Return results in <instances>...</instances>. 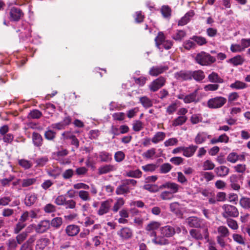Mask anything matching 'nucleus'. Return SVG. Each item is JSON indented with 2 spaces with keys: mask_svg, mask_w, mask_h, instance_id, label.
Instances as JSON below:
<instances>
[{
  "mask_svg": "<svg viewBox=\"0 0 250 250\" xmlns=\"http://www.w3.org/2000/svg\"><path fill=\"white\" fill-rule=\"evenodd\" d=\"M197 90H195L193 92L190 93L184 98V103L186 104H189L192 102H197Z\"/></svg>",
  "mask_w": 250,
  "mask_h": 250,
  "instance_id": "nucleus-28",
  "label": "nucleus"
},
{
  "mask_svg": "<svg viewBox=\"0 0 250 250\" xmlns=\"http://www.w3.org/2000/svg\"><path fill=\"white\" fill-rule=\"evenodd\" d=\"M116 170V167L112 165H104L101 166L98 169V173L99 175L105 174Z\"/></svg>",
  "mask_w": 250,
  "mask_h": 250,
  "instance_id": "nucleus-14",
  "label": "nucleus"
},
{
  "mask_svg": "<svg viewBox=\"0 0 250 250\" xmlns=\"http://www.w3.org/2000/svg\"><path fill=\"white\" fill-rule=\"evenodd\" d=\"M139 100L143 106L146 108L151 107L153 105L152 100L146 96L140 97Z\"/></svg>",
  "mask_w": 250,
  "mask_h": 250,
  "instance_id": "nucleus-34",
  "label": "nucleus"
},
{
  "mask_svg": "<svg viewBox=\"0 0 250 250\" xmlns=\"http://www.w3.org/2000/svg\"><path fill=\"white\" fill-rule=\"evenodd\" d=\"M232 237L234 242L239 245H245V239L241 235L238 233H233L232 235Z\"/></svg>",
  "mask_w": 250,
  "mask_h": 250,
  "instance_id": "nucleus-42",
  "label": "nucleus"
},
{
  "mask_svg": "<svg viewBox=\"0 0 250 250\" xmlns=\"http://www.w3.org/2000/svg\"><path fill=\"white\" fill-rule=\"evenodd\" d=\"M227 101V99L224 97L217 96L208 100L207 105L210 108H219L224 105Z\"/></svg>",
  "mask_w": 250,
  "mask_h": 250,
  "instance_id": "nucleus-5",
  "label": "nucleus"
},
{
  "mask_svg": "<svg viewBox=\"0 0 250 250\" xmlns=\"http://www.w3.org/2000/svg\"><path fill=\"white\" fill-rule=\"evenodd\" d=\"M161 226V223L157 221H151L149 223L145 228L146 230L150 236H156V230L158 229Z\"/></svg>",
  "mask_w": 250,
  "mask_h": 250,
  "instance_id": "nucleus-10",
  "label": "nucleus"
},
{
  "mask_svg": "<svg viewBox=\"0 0 250 250\" xmlns=\"http://www.w3.org/2000/svg\"><path fill=\"white\" fill-rule=\"evenodd\" d=\"M48 161V157L44 156L37 159L35 162L37 164V166L42 167L44 166Z\"/></svg>",
  "mask_w": 250,
  "mask_h": 250,
  "instance_id": "nucleus-62",
  "label": "nucleus"
},
{
  "mask_svg": "<svg viewBox=\"0 0 250 250\" xmlns=\"http://www.w3.org/2000/svg\"><path fill=\"white\" fill-rule=\"evenodd\" d=\"M62 222V219L61 217H56L53 218L50 223L52 227L58 228L61 226Z\"/></svg>",
  "mask_w": 250,
  "mask_h": 250,
  "instance_id": "nucleus-61",
  "label": "nucleus"
},
{
  "mask_svg": "<svg viewBox=\"0 0 250 250\" xmlns=\"http://www.w3.org/2000/svg\"><path fill=\"white\" fill-rule=\"evenodd\" d=\"M37 199V197L35 194H28L25 198V204L27 206H31L36 202Z\"/></svg>",
  "mask_w": 250,
  "mask_h": 250,
  "instance_id": "nucleus-29",
  "label": "nucleus"
},
{
  "mask_svg": "<svg viewBox=\"0 0 250 250\" xmlns=\"http://www.w3.org/2000/svg\"><path fill=\"white\" fill-rule=\"evenodd\" d=\"M23 16L21 10L17 7H12L10 11V19L11 21H18Z\"/></svg>",
  "mask_w": 250,
  "mask_h": 250,
  "instance_id": "nucleus-11",
  "label": "nucleus"
},
{
  "mask_svg": "<svg viewBox=\"0 0 250 250\" xmlns=\"http://www.w3.org/2000/svg\"><path fill=\"white\" fill-rule=\"evenodd\" d=\"M49 243V240L46 238H42L37 240L36 250H43Z\"/></svg>",
  "mask_w": 250,
  "mask_h": 250,
  "instance_id": "nucleus-24",
  "label": "nucleus"
},
{
  "mask_svg": "<svg viewBox=\"0 0 250 250\" xmlns=\"http://www.w3.org/2000/svg\"><path fill=\"white\" fill-rule=\"evenodd\" d=\"M169 208L171 212L173 213L178 217H182L183 212L180 208L179 203L177 202H173L170 204Z\"/></svg>",
  "mask_w": 250,
  "mask_h": 250,
  "instance_id": "nucleus-17",
  "label": "nucleus"
},
{
  "mask_svg": "<svg viewBox=\"0 0 250 250\" xmlns=\"http://www.w3.org/2000/svg\"><path fill=\"white\" fill-rule=\"evenodd\" d=\"M112 202L113 200L111 199L102 202L97 210V214L99 216H103L108 213L110 210Z\"/></svg>",
  "mask_w": 250,
  "mask_h": 250,
  "instance_id": "nucleus-7",
  "label": "nucleus"
},
{
  "mask_svg": "<svg viewBox=\"0 0 250 250\" xmlns=\"http://www.w3.org/2000/svg\"><path fill=\"white\" fill-rule=\"evenodd\" d=\"M218 236L227 237L229 235V229L224 226H221L217 228Z\"/></svg>",
  "mask_w": 250,
  "mask_h": 250,
  "instance_id": "nucleus-38",
  "label": "nucleus"
},
{
  "mask_svg": "<svg viewBox=\"0 0 250 250\" xmlns=\"http://www.w3.org/2000/svg\"><path fill=\"white\" fill-rule=\"evenodd\" d=\"M198 146L190 145L188 147L184 146L183 155L186 157H192L195 153Z\"/></svg>",
  "mask_w": 250,
  "mask_h": 250,
  "instance_id": "nucleus-19",
  "label": "nucleus"
},
{
  "mask_svg": "<svg viewBox=\"0 0 250 250\" xmlns=\"http://www.w3.org/2000/svg\"><path fill=\"white\" fill-rule=\"evenodd\" d=\"M56 133L55 131L49 129L44 132L45 138L49 141H53L56 137Z\"/></svg>",
  "mask_w": 250,
  "mask_h": 250,
  "instance_id": "nucleus-49",
  "label": "nucleus"
},
{
  "mask_svg": "<svg viewBox=\"0 0 250 250\" xmlns=\"http://www.w3.org/2000/svg\"><path fill=\"white\" fill-rule=\"evenodd\" d=\"M238 154L235 152H231L227 156V160L231 163H235L238 161Z\"/></svg>",
  "mask_w": 250,
  "mask_h": 250,
  "instance_id": "nucleus-63",
  "label": "nucleus"
},
{
  "mask_svg": "<svg viewBox=\"0 0 250 250\" xmlns=\"http://www.w3.org/2000/svg\"><path fill=\"white\" fill-rule=\"evenodd\" d=\"M191 39L196 42L199 45H203L207 42L206 39L204 37L201 36H194L191 38Z\"/></svg>",
  "mask_w": 250,
  "mask_h": 250,
  "instance_id": "nucleus-52",
  "label": "nucleus"
},
{
  "mask_svg": "<svg viewBox=\"0 0 250 250\" xmlns=\"http://www.w3.org/2000/svg\"><path fill=\"white\" fill-rule=\"evenodd\" d=\"M166 83V79L163 77H160L154 80L149 85V88L152 92L157 91L163 86Z\"/></svg>",
  "mask_w": 250,
  "mask_h": 250,
  "instance_id": "nucleus-8",
  "label": "nucleus"
},
{
  "mask_svg": "<svg viewBox=\"0 0 250 250\" xmlns=\"http://www.w3.org/2000/svg\"><path fill=\"white\" fill-rule=\"evenodd\" d=\"M55 106L51 103L46 104L44 105L45 112H47L49 115H50L51 116L55 111Z\"/></svg>",
  "mask_w": 250,
  "mask_h": 250,
  "instance_id": "nucleus-59",
  "label": "nucleus"
},
{
  "mask_svg": "<svg viewBox=\"0 0 250 250\" xmlns=\"http://www.w3.org/2000/svg\"><path fill=\"white\" fill-rule=\"evenodd\" d=\"M160 232L163 237H170L175 233V229L170 226H166L160 229Z\"/></svg>",
  "mask_w": 250,
  "mask_h": 250,
  "instance_id": "nucleus-13",
  "label": "nucleus"
},
{
  "mask_svg": "<svg viewBox=\"0 0 250 250\" xmlns=\"http://www.w3.org/2000/svg\"><path fill=\"white\" fill-rule=\"evenodd\" d=\"M226 219V223L229 228L233 230H237L238 229L239 226L236 221L231 218Z\"/></svg>",
  "mask_w": 250,
  "mask_h": 250,
  "instance_id": "nucleus-48",
  "label": "nucleus"
},
{
  "mask_svg": "<svg viewBox=\"0 0 250 250\" xmlns=\"http://www.w3.org/2000/svg\"><path fill=\"white\" fill-rule=\"evenodd\" d=\"M117 234L123 240H128L132 237L133 232L130 229L125 227L121 229Z\"/></svg>",
  "mask_w": 250,
  "mask_h": 250,
  "instance_id": "nucleus-12",
  "label": "nucleus"
},
{
  "mask_svg": "<svg viewBox=\"0 0 250 250\" xmlns=\"http://www.w3.org/2000/svg\"><path fill=\"white\" fill-rule=\"evenodd\" d=\"M161 13L163 17L165 18H169L171 16V10L167 5H164L162 7Z\"/></svg>",
  "mask_w": 250,
  "mask_h": 250,
  "instance_id": "nucleus-47",
  "label": "nucleus"
},
{
  "mask_svg": "<svg viewBox=\"0 0 250 250\" xmlns=\"http://www.w3.org/2000/svg\"><path fill=\"white\" fill-rule=\"evenodd\" d=\"M239 178L235 174L231 175L229 177L230 182V187L234 190H239L240 189V185L238 184Z\"/></svg>",
  "mask_w": 250,
  "mask_h": 250,
  "instance_id": "nucleus-27",
  "label": "nucleus"
},
{
  "mask_svg": "<svg viewBox=\"0 0 250 250\" xmlns=\"http://www.w3.org/2000/svg\"><path fill=\"white\" fill-rule=\"evenodd\" d=\"M50 223L49 220H44L40 221L37 225H35L34 229L38 233H43L50 228Z\"/></svg>",
  "mask_w": 250,
  "mask_h": 250,
  "instance_id": "nucleus-9",
  "label": "nucleus"
},
{
  "mask_svg": "<svg viewBox=\"0 0 250 250\" xmlns=\"http://www.w3.org/2000/svg\"><path fill=\"white\" fill-rule=\"evenodd\" d=\"M189 234L196 240H201L204 238L206 241H209V233L207 227L203 228L202 232L200 229H192L189 230Z\"/></svg>",
  "mask_w": 250,
  "mask_h": 250,
  "instance_id": "nucleus-4",
  "label": "nucleus"
},
{
  "mask_svg": "<svg viewBox=\"0 0 250 250\" xmlns=\"http://www.w3.org/2000/svg\"><path fill=\"white\" fill-rule=\"evenodd\" d=\"M154 238L152 240L153 243L156 245H164L167 243V240L160 236H153Z\"/></svg>",
  "mask_w": 250,
  "mask_h": 250,
  "instance_id": "nucleus-54",
  "label": "nucleus"
},
{
  "mask_svg": "<svg viewBox=\"0 0 250 250\" xmlns=\"http://www.w3.org/2000/svg\"><path fill=\"white\" fill-rule=\"evenodd\" d=\"M143 128V125L141 121L139 120L135 121L132 124L133 130L135 131L138 132L142 130Z\"/></svg>",
  "mask_w": 250,
  "mask_h": 250,
  "instance_id": "nucleus-60",
  "label": "nucleus"
},
{
  "mask_svg": "<svg viewBox=\"0 0 250 250\" xmlns=\"http://www.w3.org/2000/svg\"><path fill=\"white\" fill-rule=\"evenodd\" d=\"M99 158L102 162H108L112 160L111 155L106 151H102L100 152Z\"/></svg>",
  "mask_w": 250,
  "mask_h": 250,
  "instance_id": "nucleus-41",
  "label": "nucleus"
},
{
  "mask_svg": "<svg viewBox=\"0 0 250 250\" xmlns=\"http://www.w3.org/2000/svg\"><path fill=\"white\" fill-rule=\"evenodd\" d=\"M202 116L200 114H195L190 117L191 123L193 124H197L202 122Z\"/></svg>",
  "mask_w": 250,
  "mask_h": 250,
  "instance_id": "nucleus-58",
  "label": "nucleus"
},
{
  "mask_svg": "<svg viewBox=\"0 0 250 250\" xmlns=\"http://www.w3.org/2000/svg\"><path fill=\"white\" fill-rule=\"evenodd\" d=\"M80 231L79 227L75 225L68 226L65 229V232L68 235L73 236L76 235Z\"/></svg>",
  "mask_w": 250,
  "mask_h": 250,
  "instance_id": "nucleus-21",
  "label": "nucleus"
},
{
  "mask_svg": "<svg viewBox=\"0 0 250 250\" xmlns=\"http://www.w3.org/2000/svg\"><path fill=\"white\" fill-rule=\"evenodd\" d=\"M166 138V133L164 132H156L151 139V142L155 144L163 141Z\"/></svg>",
  "mask_w": 250,
  "mask_h": 250,
  "instance_id": "nucleus-25",
  "label": "nucleus"
},
{
  "mask_svg": "<svg viewBox=\"0 0 250 250\" xmlns=\"http://www.w3.org/2000/svg\"><path fill=\"white\" fill-rule=\"evenodd\" d=\"M208 80L210 82L213 83H224V80L214 72H212L208 76Z\"/></svg>",
  "mask_w": 250,
  "mask_h": 250,
  "instance_id": "nucleus-26",
  "label": "nucleus"
},
{
  "mask_svg": "<svg viewBox=\"0 0 250 250\" xmlns=\"http://www.w3.org/2000/svg\"><path fill=\"white\" fill-rule=\"evenodd\" d=\"M36 181L37 179L35 178L23 179L21 181V186L22 188H26L35 184Z\"/></svg>",
  "mask_w": 250,
  "mask_h": 250,
  "instance_id": "nucleus-31",
  "label": "nucleus"
},
{
  "mask_svg": "<svg viewBox=\"0 0 250 250\" xmlns=\"http://www.w3.org/2000/svg\"><path fill=\"white\" fill-rule=\"evenodd\" d=\"M172 167L169 163H165L162 164L160 168L161 173H167L172 169Z\"/></svg>",
  "mask_w": 250,
  "mask_h": 250,
  "instance_id": "nucleus-56",
  "label": "nucleus"
},
{
  "mask_svg": "<svg viewBox=\"0 0 250 250\" xmlns=\"http://www.w3.org/2000/svg\"><path fill=\"white\" fill-rule=\"evenodd\" d=\"M156 152V149L154 148H151L146 152H144L142 154V156L144 158H146L147 159H153L154 157H158L157 156L155 157Z\"/></svg>",
  "mask_w": 250,
  "mask_h": 250,
  "instance_id": "nucleus-36",
  "label": "nucleus"
},
{
  "mask_svg": "<svg viewBox=\"0 0 250 250\" xmlns=\"http://www.w3.org/2000/svg\"><path fill=\"white\" fill-rule=\"evenodd\" d=\"M165 41V37L163 32L158 33L157 36L155 39V44L157 48L161 49L160 45Z\"/></svg>",
  "mask_w": 250,
  "mask_h": 250,
  "instance_id": "nucleus-37",
  "label": "nucleus"
},
{
  "mask_svg": "<svg viewBox=\"0 0 250 250\" xmlns=\"http://www.w3.org/2000/svg\"><path fill=\"white\" fill-rule=\"evenodd\" d=\"M17 241L14 238H10L8 240L6 245L9 250H14L17 247Z\"/></svg>",
  "mask_w": 250,
  "mask_h": 250,
  "instance_id": "nucleus-57",
  "label": "nucleus"
},
{
  "mask_svg": "<svg viewBox=\"0 0 250 250\" xmlns=\"http://www.w3.org/2000/svg\"><path fill=\"white\" fill-rule=\"evenodd\" d=\"M210 137L211 136L208 135L207 133L200 132L196 136L194 141L196 144H201L205 142L208 138L209 139Z\"/></svg>",
  "mask_w": 250,
  "mask_h": 250,
  "instance_id": "nucleus-18",
  "label": "nucleus"
},
{
  "mask_svg": "<svg viewBox=\"0 0 250 250\" xmlns=\"http://www.w3.org/2000/svg\"><path fill=\"white\" fill-rule=\"evenodd\" d=\"M124 204L125 201L123 198H118L112 208V210L114 212H117L119 210V209L124 205Z\"/></svg>",
  "mask_w": 250,
  "mask_h": 250,
  "instance_id": "nucleus-46",
  "label": "nucleus"
},
{
  "mask_svg": "<svg viewBox=\"0 0 250 250\" xmlns=\"http://www.w3.org/2000/svg\"><path fill=\"white\" fill-rule=\"evenodd\" d=\"M33 142L35 146H40L42 144V136L37 132H34L32 135Z\"/></svg>",
  "mask_w": 250,
  "mask_h": 250,
  "instance_id": "nucleus-30",
  "label": "nucleus"
},
{
  "mask_svg": "<svg viewBox=\"0 0 250 250\" xmlns=\"http://www.w3.org/2000/svg\"><path fill=\"white\" fill-rule=\"evenodd\" d=\"M239 204L243 208H250V198L248 197H242L240 199Z\"/></svg>",
  "mask_w": 250,
  "mask_h": 250,
  "instance_id": "nucleus-39",
  "label": "nucleus"
},
{
  "mask_svg": "<svg viewBox=\"0 0 250 250\" xmlns=\"http://www.w3.org/2000/svg\"><path fill=\"white\" fill-rule=\"evenodd\" d=\"M173 197L171 192L168 191H163L160 195V198L163 200H171Z\"/></svg>",
  "mask_w": 250,
  "mask_h": 250,
  "instance_id": "nucleus-51",
  "label": "nucleus"
},
{
  "mask_svg": "<svg viewBox=\"0 0 250 250\" xmlns=\"http://www.w3.org/2000/svg\"><path fill=\"white\" fill-rule=\"evenodd\" d=\"M178 107L177 104L176 103H173L169 105L166 108V112L169 114H172Z\"/></svg>",
  "mask_w": 250,
  "mask_h": 250,
  "instance_id": "nucleus-64",
  "label": "nucleus"
},
{
  "mask_svg": "<svg viewBox=\"0 0 250 250\" xmlns=\"http://www.w3.org/2000/svg\"><path fill=\"white\" fill-rule=\"evenodd\" d=\"M168 69V67L165 66H153L150 68L149 74L152 76H157Z\"/></svg>",
  "mask_w": 250,
  "mask_h": 250,
  "instance_id": "nucleus-15",
  "label": "nucleus"
},
{
  "mask_svg": "<svg viewBox=\"0 0 250 250\" xmlns=\"http://www.w3.org/2000/svg\"><path fill=\"white\" fill-rule=\"evenodd\" d=\"M137 182L132 179H125L121 181V185L117 188L115 191L117 195L126 194L133 189L136 186Z\"/></svg>",
  "mask_w": 250,
  "mask_h": 250,
  "instance_id": "nucleus-1",
  "label": "nucleus"
},
{
  "mask_svg": "<svg viewBox=\"0 0 250 250\" xmlns=\"http://www.w3.org/2000/svg\"><path fill=\"white\" fill-rule=\"evenodd\" d=\"M180 186L173 182H168L167 189H170L169 192H171L172 194L177 193L180 188Z\"/></svg>",
  "mask_w": 250,
  "mask_h": 250,
  "instance_id": "nucleus-44",
  "label": "nucleus"
},
{
  "mask_svg": "<svg viewBox=\"0 0 250 250\" xmlns=\"http://www.w3.org/2000/svg\"><path fill=\"white\" fill-rule=\"evenodd\" d=\"M215 172L218 177H224L229 174V169L225 166H221L216 167Z\"/></svg>",
  "mask_w": 250,
  "mask_h": 250,
  "instance_id": "nucleus-20",
  "label": "nucleus"
},
{
  "mask_svg": "<svg viewBox=\"0 0 250 250\" xmlns=\"http://www.w3.org/2000/svg\"><path fill=\"white\" fill-rule=\"evenodd\" d=\"M42 116V113L37 109H34L30 111L28 115V118L31 119H39Z\"/></svg>",
  "mask_w": 250,
  "mask_h": 250,
  "instance_id": "nucleus-53",
  "label": "nucleus"
},
{
  "mask_svg": "<svg viewBox=\"0 0 250 250\" xmlns=\"http://www.w3.org/2000/svg\"><path fill=\"white\" fill-rule=\"evenodd\" d=\"M230 87L235 89H243L248 87V85L241 81H236L234 83L230 85Z\"/></svg>",
  "mask_w": 250,
  "mask_h": 250,
  "instance_id": "nucleus-32",
  "label": "nucleus"
},
{
  "mask_svg": "<svg viewBox=\"0 0 250 250\" xmlns=\"http://www.w3.org/2000/svg\"><path fill=\"white\" fill-rule=\"evenodd\" d=\"M188 118L185 116H180L175 118L172 123L173 126L181 125H183L187 121Z\"/></svg>",
  "mask_w": 250,
  "mask_h": 250,
  "instance_id": "nucleus-35",
  "label": "nucleus"
},
{
  "mask_svg": "<svg viewBox=\"0 0 250 250\" xmlns=\"http://www.w3.org/2000/svg\"><path fill=\"white\" fill-rule=\"evenodd\" d=\"M175 78L178 80H188L192 79L191 72L181 71L174 74Z\"/></svg>",
  "mask_w": 250,
  "mask_h": 250,
  "instance_id": "nucleus-16",
  "label": "nucleus"
},
{
  "mask_svg": "<svg viewBox=\"0 0 250 250\" xmlns=\"http://www.w3.org/2000/svg\"><path fill=\"white\" fill-rule=\"evenodd\" d=\"M142 172L139 169L127 171L125 176L128 177L139 178L142 176Z\"/></svg>",
  "mask_w": 250,
  "mask_h": 250,
  "instance_id": "nucleus-43",
  "label": "nucleus"
},
{
  "mask_svg": "<svg viewBox=\"0 0 250 250\" xmlns=\"http://www.w3.org/2000/svg\"><path fill=\"white\" fill-rule=\"evenodd\" d=\"M78 195L80 198L83 201H89L91 200V197L88 191L81 190L78 192Z\"/></svg>",
  "mask_w": 250,
  "mask_h": 250,
  "instance_id": "nucleus-40",
  "label": "nucleus"
},
{
  "mask_svg": "<svg viewBox=\"0 0 250 250\" xmlns=\"http://www.w3.org/2000/svg\"><path fill=\"white\" fill-rule=\"evenodd\" d=\"M222 216L226 218H236L239 216V211L237 208L232 205L225 204L222 207Z\"/></svg>",
  "mask_w": 250,
  "mask_h": 250,
  "instance_id": "nucleus-3",
  "label": "nucleus"
},
{
  "mask_svg": "<svg viewBox=\"0 0 250 250\" xmlns=\"http://www.w3.org/2000/svg\"><path fill=\"white\" fill-rule=\"evenodd\" d=\"M195 60L197 63L201 65H208L216 61L214 57L203 51L197 54L195 57Z\"/></svg>",
  "mask_w": 250,
  "mask_h": 250,
  "instance_id": "nucleus-2",
  "label": "nucleus"
},
{
  "mask_svg": "<svg viewBox=\"0 0 250 250\" xmlns=\"http://www.w3.org/2000/svg\"><path fill=\"white\" fill-rule=\"evenodd\" d=\"M244 61V58L240 55H236L227 61L228 62L232 64L233 66L241 65Z\"/></svg>",
  "mask_w": 250,
  "mask_h": 250,
  "instance_id": "nucleus-22",
  "label": "nucleus"
},
{
  "mask_svg": "<svg viewBox=\"0 0 250 250\" xmlns=\"http://www.w3.org/2000/svg\"><path fill=\"white\" fill-rule=\"evenodd\" d=\"M194 15V12L190 11L187 13L178 21L179 26H183L187 24L190 21V18Z\"/></svg>",
  "mask_w": 250,
  "mask_h": 250,
  "instance_id": "nucleus-23",
  "label": "nucleus"
},
{
  "mask_svg": "<svg viewBox=\"0 0 250 250\" xmlns=\"http://www.w3.org/2000/svg\"><path fill=\"white\" fill-rule=\"evenodd\" d=\"M192 78L196 81H201L205 78V75L203 71L199 70L191 72Z\"/></svg>",
  "mask_w": 250,
  "mask_h": 250,
  "instance_id": "nucleus-33",
  "label": "nucleus"
},
{
  "mask_svg": "<svg viewBox=\"0 0 250 250\" xmlns=\"http://www.w3.org/2000/svg\"><path fill=\"white\" fill-rule=\"evenodd\" d=\"M18 164L25 169H29L32 167V164L30 161L24 159L19 160Z\"/></svg>",
  "mask_w": 250,
  "mask_h": 250,
  "instance_id": "nucleus-45",
  "label": "nucleus"
},
{
  "mask_svg": "<svg viewBox=\"0 0 250 250\" xmlns=\"http://www.w3.org/2000/svg\"><path fill=\"white\" fill-rule=\"evenodd\" d=\"M186 222L191 228H204L205 227L203 220L196 216L188 217L186 219Z\"/></svg>",
  "mask_w": 250,
  "mask_h": 250,
  "instance_id": "nucleus-6",
  "label": "nucleus"
},
{
  "mask_svg": "<svg viewBox=\"0 0 250 250\" xmlns=\"http://www.w3.org/2000/svg\"><path fill=\"white\" fill-rule=\"evenodd\" d=\"M203 170H209L213 169L215 167V165L210 160H207L205 161L203 164Z\"/></svg>",
  "mask_w": 250,
  "mask_h": 250,
  "instance_id": "nucleus-55",
  "label": "nucleus"
},
{
  "mask_svg": "<svg viewBox=\"0 0 250 250\" xmlns=\"http://www.w3.org/2000/svg\"><path fill=\"white\" fill-rule=\"evenodd\" d=\"M186 35V33L183 30H178L175 34L172 36V38L177 41H181Z\"/></svg>",
  "mask_w": 250,
  "mask_h": 250,
  "instance_id": "nucleus-50",
  "label": "nucleus"
}]
</instances>
